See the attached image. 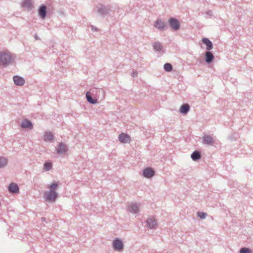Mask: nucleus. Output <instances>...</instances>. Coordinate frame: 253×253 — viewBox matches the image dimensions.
<instances>
[{"label": "nucleus", "instance_id": "14", "mask_svg": "<svg viewBox=\"0 0 253 253\" xmlns=\"http://www.w3.org/2000/svg\"><path fill=\"white\" fill-rule=\"evenodd\" d=\"M146 223L148 228L151 229H155L158 226L156 220L152 218H149L146 221Z\"/></svg>", "mask_w": 253, "mask_h": 253}, {"label": "nucleus", "instance_id": "6", "mask_svg": "<svg viewBox=\"0 0 253 253\" xmlns=\"http://www.w3.org/2000/svg\"><path fill=\"white\" fill-rule=\"evenodd\" d=\"M112 247L116 251H122L124 248L123 241L118 238H116L113 240Z\"/></svg>", "mask_w": 253, "mask_h": 253}, {"label": "nucleus", "instance_id": "31", "mask_svg": "<svg viewBox=\"0 0 253 253\" xmlns=\"http://www.w3.org/2000/svg\"><path fill=\"white\" fill-rule=\"evenodd\" d=\"M138 75V73L136 71H133L132 73H131V76L133 77H137Z\"/></svg>", "mask_w": 253, "mask_h": 253}, {"label": "nucleus", "instance_id": "22", "mask_svg": "<svg viewBox=\"0 0 253 253\" xmlns=\"http://www.w3.org/2000/svg\"><path fill=\"white\" fill-rule=\"evenodd\" d=\"M191 159L194 161H197L201 158V152L196 150L194 151L191 155Z\"/></svg>", "mask_w": 253, "mask_h": 253}, {"label": "nucleus", "instance_id": "21", "mask_svg": "<svg viewBox=\"0 0 253 253\" xmlns=\"http://www.w3.org/2000/svg\"><path fill=\"white\" fill-rule=\"evenodd\" d=\"M43 139L44 141H50L54 139V136L51 132L46 131L44 134Z\"/></svg>", "mask_w": 253, "mask_h": 253}, {"label": "nucleus", "instance_id": "18", "mask_svg": "<svg viewBox=\"0 0 253 253\" xmlns=\"http://www.w3.org/2000/svg\"><path fill=\"white\" fill-rule=\"evenodd\" d=\"M203 142L208 145H213L214 143L213 138L209 135H205L203 137Z\"/></svg>", "mask_w": 253, "mask_h": 253}, {"label": "nucleus", "instance_id": "26", "mask_svg": "<svg viewBox=\"0 0 253 253\" xmlns=\"http://www.w3.org/2000/svg\"><path fill=\"white\" fill-rule=\"evenodd\" d=\"M7 164V159L3 157H0V168L6 166Z\"/></svg>", "mask_w": 253, "mask_h": 253}, {"label": "nucleus", "instance_id": "24", "mask_svg": "<svg viewBox=\"0 0 253 253\" xmlns=\"http://www.w3.org/2000/svg\"><path fill=\"white\" fill-rule=\"evenodd\" d=\"M52 167V164L51 162L46 161L43 164V169L45 171L50 170Z\"/></svg>", "mask_w": 253, "mask_h": 253}, {"label": "nucleus", "instance_id": "4", "mask_svg": "<svg viewBox=\"0 0 253 253\" xmlns=\"http://www.w3.org/2000/svg\"><path fill=\"white\" fill-rule=\"evenodd\" d=\"M168 23L173 31H177L180 29V23L177 18L172 17H170L168 20Z\"/></svg>", "mask_w": 253, "mask_h": 253}, {"label": "nucleus", "instance_id": "13", "mask_svg": "<svg viewBox=\"0 0 253 253\" xmlns=\"http://www.w3.org/2000/svg\"><path fill=\"white\" fill-rule=\"evenodd\" d=\"M8 190L10 193L14 194L19 192V188L16 183L12 182L8 185Z\"/></svg>", "mask_w": 253, "mask_h": 253}, {"label": "nucleus", "instance_id": "10", "mask_svg": "<svg viewBox=\"0 0 253 253\" xmlns=\"http://www.w3.org/2000/svg\"><path fill=\"white\" fill-rule=\"evenodd\" d=\"M20 127L23 129H29L30 130L33 128V125L31 121L27 119H24L20 124Z\"/></svg>", "mask_w": 253, "mask_h": 253}, {"label": "nucleus", "instance_id": "8", "mask_svg": "<svg viewBox=\"0 0 253 253\" xmlns=\"http://www.w3.org/2000/svg\"><path fill=\"white\" fill-rule=\"evenodd\" d=\"M155 174V171L151 167H147L142 171V175L147 178H151Z\"/></svg>", "mask_w": 253, "mask_h": 253}, {"label": "nucleus", "instance_id": "23", "mask_svg": "<svg viewBox=\"0 0 253 253\" xmlns=\"http://www.w3.org/2000/svg\"><path fill=\"white\" fill-rule=\"evenodd\" d=\"M22 6L24 8H27L31 10L32 8L31 0H24Z\"/></svg>", "mask_w": 253, "mask_h": 253}, {"label": "nucleus", "instance_id": "25", "mask_svg": "<svg viewBox=\"0 0 253 253\" xmlns=\"http://www.w3.org/2000/svg\"><path fill=\"white\" fill-rule=\"evenodd\" d=\"M154 49L157 51H160L163 48V46L160 42H155L153 44Z\"/></svg>", "mask_w": 253, "mask_h": 253}, {"label": "nucleus", "instance_id": "35", "mask_svg": "<svg viewBox=\"0 0 253 253\" xmlns=\"http://www.w3.org/2000/svg\"><path fill=\"white\" fill-rule=\"evenodd\" d=\"M94 31H98V29L96 27H95L94 28Z\"/></svg>", "mask_w": 253, "mask_h": 253}, {"label": "nucleus", "instance_id": "7", "mask_svg": "<svg viewBox=\"0 0 253 253\" xmlns=\"http://www.w3.org/2000/svg\"><path fill=\"white\" fill-rule=\"evenodd\" d=\"M47 7L45 4H42L41 5L38 9V15L42 19H45L47 16Z\"/></svg>", "mask_w": 253, "mask_h": 253}, {"label": "nucleus", "instance_id": "19", "mask_svg": "<svg viewBox=\"0 0 253 253\" xmlns=\"http://www.w3.org/2000/svg\"><path fill=\"white\" fill-rule=\"evenodd\" d=\"M202 42L206 45L207 51H211L213 48L212 42L208 38H204L202 39Z\"/></svg>", "mask_w": 253, "mask_h": 253}, {"label": "nucleus", "instance_id": "28", "mask_svg": "<svg viewBox=\"0 0 253 253\" xmlns=\"http://www.w3.org/2000/svg\"><path fill=\"white\" fill-rule=\"evenodd\" d=\"M164 69L166 71L169 72L172 70L173 67L171 64L166 63L164 65Z\"/></svg>", "mask_w": 253, "mask_h": 253}, {"label": "nucleus", "instance_id": "1", "mask_svg": "<svg viewBox=\"0 0 253 253\" xmlns=\"http://www.w3.org/2000/svg\"><path fill=\"white\" fill-rule=\"evenodd\" d=\"M91 91H87L85 94V97L88 102L91 104H95L97 102V99L93 98L92 95L95 94V95L101 99H102L105 97V91L102 88H93Z\"/></svg>", "mask_w": 253, "mask_h": 253}, {"label": "nucleus", "instance_id": "15", "mask_svg": "<svg viewBox=\"0 0 253 253\" xmlns=\"http://www.w3.org/2000/svg\"><path fill=\"white\" fill-rule=\"evenodd\" d=\"M214 55L210 51H207L205 54V59L206 63L211 64L213 61Z\"/></svg>", "mask_w": 253, "mask_h": 253}, {"label": "nucleus", "instance_id": "2", "mask_svg": "<svg viewBox=\"0 0 253 253\" xmlns=\"http://www.w3.org/2000/svg\"><path fill=\"white\" fill-rule=\"evenodd\" d=\"M12 55L10 53L0 52V66L6 67L11 62Z\"/></svg>", "mask_w": 253, "mask_h": 253}, {"label": "nucleus", "instance_id": "27", "mask_svg": "<svg viewBox=\"0 0 253 253\" xmlns=\"http://www.w3.org/2000/svg\"><path fill=\"white\" fill-rule=\"evenodd\" d=\"M59 187V182H53L48 186L49 190L56 191V190Z\"/></svg>", "mask_w": 253, "mask_h": 253}, {"label": "nucleus", "instance_id": "33", "mask_svg": "<svg viewBox=\"0 0 253 253\" xmlns=\"http://www.w3.org/2000/svg\"><path fill=\"white\" fill-rule=\"evenodd\" d=\"M41 219H42V222H46V223H47V221H46V218H45V217H42V218H41Z\"/></svg>", "mask_w": 253, "mask_h": 253}, {"label": "nucleus", "instance_id": "3", "mask_svg": "<svg viewBox=\"0 0 253 253\" xmlns=\"http://www.w3.org/2000/svg\"><path fill=\"white\" fill-rule=\"evenodd\" d=\"M96 8L97 13L103 17L110 15V12L112 11L111 7L110 5H105L101 4L97 5Z\"/></svg>", "mask_w": 253, "mask_h": 253}, {"label": "nucleus", "instance_id": "29", "mask_svg": "<svg viewBox=\"0 0 253 253\" xmlns=\"http://www.w3.org/2000/svg\"><path fill=\"white\" fill-rule=\"evenodd\" d=\"M197 215L201 219H205L207 216V213L203 211H198L197 212Z\"/></svg>", "mask_w": 253, "mask_h": 253}, {"label": "nucleus", "instance_id": "12", "mask_svg": "<svg viewBox=\"0 0 253 253\" xmlns=\"http://www.w3.org/2000/svg\"><path fill=\"white\" fill-rule=\"evenodd\" d=\"M154 26L160 31L165 30L167 28L166 24L161 19H157L155 23Z\"/></svg>", "mask_w": 253, "mask_h": 253}, {"label": "nucleus", "instance_id": "11", "mask_svg": "<svg viewBox=\"0 0 253 253\" xmlns=\"http://www.w3.org/2000/svg\"><path fill=\"white\" fill-rule=\"evenodd\" d=\"M119 140L122 143H127L130 142L131 138L127 134L122 133L119 135Z\"/></svg>", "mask_w": 253, "mask_h": 253}, {"label": "nucleus", "instance_id": "32", "mask_svg": "<svg viewBox=\"0 0 253 253\" xmlns=\"http://www.w3.org/2000/svg\"><path fill=\"white\" fill-rule=\"evenodd\" d=\"M206 14L209 16H212V12L211 10H208V11L206 12Z\"/></svg>", "mask_w": 253, "mask_h": 253}, {"label": "nucleus", "instance_id": "5", "mask_svg": "<svg viewBox=\"0 0 253 253\" xmlns=\"http://www.w3.org/2000/svg\"><path fill=\"white\" fill-rule=\"evenodd\" d=\"M58 193L54 191L49 190L44 193V197L47 201L54 202L58 197Z\"/></svg>", "mask_w": 253, "mask_h": 253}, {"label": "nucleus", "instance_id": "16", "mask_svg": "<svg viewBox=\"0 0 253 253\" xmlns=\"http://www.w3.org/2000/svg\"><path fill=\"white\" fill-rule=\"evenodd\" d=\"M13 80L14 84L18 86H21L25 83L24 79L23 77L18 76L17 75L13 76Z\"/></svg>", "mask_w": 253, "mask_h": 253}, {"label": "nucleus", "instance_id": "20", "mask_svg": "<svg viewBox=\"0 0 253 253\" xmlns=\"http://www.w3.org/2000/svg\"><path fill=\"white\" fill-rule=\"evenodd\" d=\"M190 109V107L188 104H183L181 106L179 112L183 115H186L189 112Z\"/></svg>", "mask_w": 253, "mask_h": 253}, {"label": "nucleus", "instance_id": "34", "mask_svg": "<svg viewBox=\"0 0 253 253\" xmlns=\"http://www.w3.org/2000/svg\"><path fill=\"white\" fill-rule=\"evenodd\" d=\"M34 38H35V40H40V38H39V37L37 35H36V34H35V35H34Z\"/></svg>", "mask_w": 253, "mask_h": 253}, {"label": "nucleus", "instance_id": "30", "mask_svg": "<svg viewBox=\"0 0 253 253\" xmlns=\"http://www.w3.org/2000/svg\"><path fill=\"white\" fill-rule=\"evenodd\" d=\"M252 250L248 248H242L240 250V253H252Z\"/></svg>", "mask_w": 253, "mask_h": 253}, {"label": "nucleus", "instance_id": "17", "mask_svg": "<svg viewBox=\"0 0 253 253\" xmlns=\"http://www.w3.org/2000/svg\"><path fill=\"white\" fill-rule=\"evenodd\" d=\"M127 210L130 212L137 213L139 212V205L136 203H131L128 207Z\"/></svg>", "mask_w": 253, "mask_h": 253}, {"label": "nucleus", "instance_id": "9", "mask_svg": "<svg viewBox=\"0 0 253 253\" xmlns=\"http://www.w3.org/2000/svg\"><path fill=\"white\" fill-rule=\"evenodd\" d=\"M68 150L67 146L63 142L59 143L58 147L56 148V151L58 155L65 154Z\"/></svg>", "mask_w": 253, "mask_h": 253}, {"label": "nucleus", "instance_id": "36", "mask_svg": "<svg viewBox=\"0 0 253 253\" xmlns=\"http://www.w3.org/2000/svg\"><path fill=\"white\" fill-rule=\"evenodd\" d=\"M92 29H94V27H93V26H92Z\"/></svg>", "mask_w": 253, "mask_h": 253}]
</instances>
